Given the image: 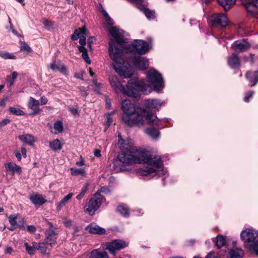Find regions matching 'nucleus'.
<instances>
[{
    "label": "nucleus",
    "mask_w": 258,
    "mask_h": 258,
    "mask_svg": "<svg viewBox=\"0 0 258 258\" xmlns=\"http://www.w3.org/2000/svg\"><path fill=\"white\" fill-rule=\"evenodd\" d=\"M118 144L122 151L119 156L121 161L127 163H145L148 166L139 168L138 173L142 176H148L155 173L158 176L164 175L165 171L163 168L161 158L153 156L148 151L135 149L130 140L119 139Z\"/></svg>",
    "instance_id": "f257e3e1"
},
{
    "label": "nucleus",
    "mask_w": 258,
    "mask_h": 258,
    "mask_svg": "<svg viewBox=\"0 0 258 258\" xmlns=\"http://www.w3.org/2000/svg\"><path fill=\"white\" fill-rule=\"evenodd\" d=\"M108 30L113 38L109 42L108 48L109 56L114 61L113 69L120 77L128 78L132 73L128 68L121 63L123 49L127 43V39L124 38V32L119 28L113 26L109 27Z\"/></svg>",
    "instance_id": "f03ea898"
},
{
    "label": "nucleus",
    "mask_w": 258,
    "mask_h": 258,
    "mask_svg": "<svg viewBox=\"0 0 258 258\" xmlns=\"http://www.w3.org/2000/svg\"><path fill=\"white\" fill-rule=\"evenodd\" d=\"M121 108L124 112L122 119L128 126H142L144 124L145 120L150 125H158L159 119L156 115L145 109H136L134 104L128 100L122 101Z\"/></svg>",
    "instance_id": "7ed1b4c3"
},
{
    "label": "nucleus",
    "mask_w": 258,
    "mask_h": 258,
    "mask_svg": "<svg viewBox=\"0 0 258 258\" xmlns=\"http://www.w3.org/2000/svg\"><path fill=\"white\" fill-rule=\"evenodd\" d=\"M110 83L114 90L117 93L122 92L125 95L138 98L140 97V92H145L149 87L145 84L143 80L137 79L130 80L125 87L114 78L110 79Z\"/></svg>",
    "instance_id": "20e7f679"
},
{
    "label": "nucleus",
    "mask_w": 258,
    "mask_h": 258,
    "mask_svg": "<svg viewBox=\"0 0 258 258\" xmlns=\"http://www.w3.org/2000/svg\"><path fill=\"white\" fill-rule=\"evenodd\" d=\"M150 47L151 46L147 42L142 40H135L131 45L125 46L123 49L122 56H124V54L128 52H137L140 54H144L148 52Z\"/></svg>",
    "instance_id": "39448f33"
},
{
    "label": "nucleus",
    "mask_w": 258,
    "mask_h": 258,
    "mask_svg": "<svg viewBox=\"0 0 258 258\" xmlns=\"http://www.w3.org/2000/svg\"><path fill=\"white\" fill-rule=\"evenodd\" d=\"M124 56H122V60L121 61V63L123 66L128 68V69L130 70V71L132 73V75H131L130 77H129V78H130L132 76L133 73L130 68L127 67L126 65H125L126 63H127L128 65L132 64L133 66H134L135 67H136L137 69L141 70H145L149 67L148 60L145 58V57H141L140 56L130 57L128 60L127 59H124ZM125 58H127V57H125ZM127 78H128V77Z\"/></svg>",
    "instance_id": "423d86ee"
},
{
    "label": "nucleus",
    "mask_w": 258,
    "mask_h": 258,
    "mask_svg": "<svg viewBox=\"0 0 258 258\" xmlns=\"http://www.w3.org/2000/svg\"><path fill=\"white\" fill-rule=\"evenodd\" d=\"M147 77L150 85L154 89L159 92L164 87L163 80L161 75L154 69H150L147 73Z\"/></svg>",
    "instance_id": "0eeeda50"
},
{
    "label": "nucleus",
    "mask_w": 258,
    "mask_h": 258,
    "mask_svg": "<svg viewBox=\"0 0 258 258\" xmlns=\"http://www.w3.org/2000/svg\"><path fill=\"white\" fill-rule=\"evenodd\" d=\"M209 24L213 27H225L228 24L227 19L224 14H213L209 18Z\"/></svg>",
    "instance_id": "6e6552de"
},
{
    "label": "nucleus",
    "mask_w": 258,
    "mask_h": 258,
    "mask_svg": "<svg viewBox=\"0 0 258 258\" xmlns=\"http://www.w3.org/2000/svg\"><path fill=\"white\" fill-rule=\"evenodd\" d=\"M102 201V198L98 197V192L90 199L85 207V211L90 215H92L99 208Z\"/></svg>",
    "instance_id": "1a4fd4ad"
},
{
    "label": "nucleus",
    "mask_w": 258,
    "mask_h": 258,
    "mask_svg": "<svg viewBox=\"0 0 258 258\" xmlns=\"http://www.w3.org/2000/svg\"><path fill=\"white\" fill-rule=\"evenodd\" d=\"M105 249L108 250L110 253L113 255L115 254V250H119L127 246L125 241L120 239H115L107 242L105 245Z\"/></svg>",
    "instance_id": "9d476101"
},
{
    "label": "nucleus",
    "mask_w": 258,
    "mask_h": 258,
    "mask_svg": "<svg viewBox=\"0 0 258 258\" xmlns=\"http://www.w3.org/2000/svg\"><path fill=\"white\" fill-rule=\"evenodd\" d=\"M9 222L11 226L9 229L13 231L16 228H21L24 227L25 223L24 219L22 217H19L17 214L10 215L8 217Z\"/></svg>",
    "instance_id": "9b49d317"
},
{
    "label": "nucleus",
    "mask_w": 258,
    "mask_h": 258,
    "mask_svg": "<svg viewBox=\"0 0 258 258\" xmlns=\"http://www.w3.org/2000/svg\"><path fill=\"white\" fill-rule=\"evenodd\" d=\"M49 228L45 231V242L48 245L51 246L56 243V233L54 232L53 228V225L49 222H47Z\"/></svg>",
    "instance_id": "f8f14e48"
},
{
    "label": "nucleus",
    "mask_w": 258,
    "mask_h": 258,
    "mask_svg": "<svg viewBox=\"0 0 258 258\" xmlns=\"http://www.w3.org/2000/svg\"><path fill=\"white\" fill-rule=\"evenodd\" d=\"M241 238L244 242H252L258 236V233L252 229H247L241 233Z\"/></svg>",
    "instance_id": "ddd939ff"
},
{
    "label": "nucleus",
    "mask_w": 258,
    "mask_h": 258,
    "mask_svg": "<svg viewBox=\"0 0 258 258\" xmlns=\"http://www.w3.org/2000/svg\"><path fill=\"white\" fill-rule=\"evenodd\" d=\"M131 3H135L138 9H139L142 12H143L144 14L146 15L147 18L149 19H153L155 17V13L154 11H152L144 6L141 5V4L143 3V0H127Z\"/></svg>",
    "instance_id": "4468645a"
},
{
    "label": "nucleus",
    "mask_w": 258,
    "mask_h": 258,
    "mask_svg": "<svg viewBox=\"0 0 258 258\" xmlns=\"http://www.w3.org/2000/svg\"><path fill=\"white\" fill-rule=\"evenodd\" d=\"M164 102L157 99H149L145 101V106L147 108L159 110L161 106L164 105Z\"/></svg>",
    "instance_id": "2eb2a0df"
},
{
    "label": "nucleus",
    "mask_w": 258,
    "mask_h": 258,
    "mask_svg": "<svg viewBox=\"0 0 258 258\" xmlns=\"http://www.w3.org/2000/svg\"><path fill=\"white\" fill-rule=\"evenodd\" d=\"M250 47L249 44L244 39L235 41L231 48L236 51L242 52L247 50Z\"/></svg>",
    "instance_id": "dca6fc26"
},
{
    "label": "nucleus",
    "mask_w": 258,
    "mask_h": 258,
    "mask_svg": "<svg viewBox=\"0 0 258 258\" xmlns=\"http://www.w3.org/2000/svg\"><path fill=\"white\" fill-rule=\"evenodd\" d=\"M39 104L40 102L38 100L32 97H30L28 103V107L33 110V112L30 113V115H35L40 112L41 110L39 107Z\"/></svg>",
    "instance_id": "f3484780"
},
{
    "label": "nucleus",
    "mask_w": 258,
    "mask_h": 258,
    "mask_svg": "<svg viewBox=\"0 0 258 258\" xmlns=\"http://www.w3.org/2000/svg\"><path fill=\"white\" fill-rule=\"evenodd\" d=\"M5 167L12 175H14L16 173L20 174L22 172L21 167L13 162H9L6 164Z\"/></svg>",
    "instance_id": "a211bd4d"
},
{
    "label": "nucleus",
    "mask_w": 258,
    "mask_h": 258,
    "mask_svg": "<svg viewBox=\"0 0 258 258\" xmlns=\"http://www.w3.org/2000/svg\"><path fill=\"white\" fill-rule=\"evenodd\" d=\"M86 229L90 233L97 234H105V230L95 223H91L86 227Z\"/></svg>",
    "instance_id": "6ab92c4d"
},
{
    "label": "nucleus",
    "mask_w": 258,
    "mask_h": 258,
    "mask_svg": "<svg viewBox=\"0 0 258 258\" xmlns=\"http://www.w3.org/2000/svg\"><path fill=\"white\" fill-rule=\"evenodd\" d=\"M246 78L251 83L250 86H255L258 82V70L254 72L248 71L246 74Z\"/></svg>",
    "instance_id": "aec40b11"
},
{
    "label": "nucleus",
    "mask_w": 258,
    "mask_h": 258,
    "mask_svg": "<svg viewBox=\"0 0 258 258\" xmlns=\"http://www.w3.org/2000/svg\"><path fill=\"white\" fill-rule=\"evenodd\" d=\"M18 138L22 142L30 146H33L34 143L36 141V138L30 134L20 135L19 136Z\"/></svg>",
    "instance_id": "412c9836"
},
{
    "label": "nucleus",
    "mask_w": 258,
    "mask_h": 258,
    "mask_svg": "<svg viewBox=\"0 0 258 258\" xmlns=\"http://www.w3.org/2000/svg\"><path fill=\"white\" fill-rule=\"evenodd\" d=\"M29 199L35 205H41L46 202V200L40 194L32 195L30 196Z\"/></svg>",
    "instance_id": "4be33fe9"
},
{
    "label": "nucleus",
    "mask_w": 258,
    "mask_h": 258,
    "mask_svg": "<svg viewBox=\"0 0 258 258\" xmlns=\"http://www.w3.org/2000/svg\"><path fill=\"white\" fill-rule=\"evenodd\" d=\"M121 154L120 153L117 159H115L113 162V169L116 172H119L123 170V164H130V163H127L122 161H120L119 156Z\"/></svg>",
    "instance_id": "5701e85b"
},
{
    "label": "nucleus",
    "mask_w": 258,
    "mask_h": 258,
    "mask_svg": "<svg viewBox=\"0 0 258 258\" xmlns=\"http://www.w3.org/2000/svg\"><path fill=\"white\" fill-rule=\"evenodd\" d=\"M47 243L45 242L42 243H35V246L37 247V249L42 254L48 255L50 251V248L47 246Z\"/></svg>",
    "instance_id": "b1692460"
},
{
    "label": "nucleus",
    "mask_w": 258,
    "mask_h": 258,
    "mask_svg": "<svg viewBox=\"0 0 258 258\" xmlns=\"http://www.w3.org/2000/svg\"><path fill=\"white\" fill-rule=\"evenodd\" d=\"M228 62L229 65L232 68H237L240 64L239 59L235 54H232L229 57Z\"/></svg>",
    "instance_id": "393cba45"
},
{
    "label": "nucleus",
    "mask_w": 258,
    "mask_h": 258,
    "mask_svg": "<svg viewBox=\"0 0 258 258\" xmlns=\"http://www.w3.org/2000/svg\"><path fill=\"white\" fill-rule=\"evenodd\" d=\"M89 258H109L106 252H101L99 249H94L90 252Z\"/></svg>",
    "instance_id": "a878e982"
},
{
    "label": "nucleus",
    "mask_w": 258,
    "mask_h": 258,
    "mask_svg": "<svg viewBox=\"0 0 258 258\" xmlns=\"http://www.w3.org/2000/svg\"><path fill=\"white\" fill-rule=\"evenodd\" d=\"M244 254L242 249L239 248H233L229 251V258H240Z\"/></svg>",
    "instance_id": "bb28decb"
},
{
    "label": "nucleus",
    "mask_w": 258,
    "mask_h": 258,
    "mask_svg": "<svg viewBox=\"0 0 258 258\" xmlns=\"http://www.w3.org/2000/svg\"><path fill=\"white\" fill-rule=\"evenodd\" d=\"M73 196V193H69L66 196H65L57 204L56 210L57 211H60L61 208L64 206L69 202V201Z\"/></svg>",
    "instance_id": "cd10ccee"
},
{
    "label": "nucleus",
    "mask_w": 258,
    "mask_h": 258,
    "mask_svg": "<svg viewBox=\"0 0 258 258\" xmlns=\"http://www.w3.org/2000/svg\"><path fill=\"white\" fill-rule=\"evenodd\" d=\"M86 31V29L85 27L75 30L73 34L71 36V39L73 40H76L81 36H85Z\"/></svg>",
    "instance_id": "c85d7f7f"
},
{
    "label": "nucleus",
    "mask_w": 258,
    "mask_h": 258,
    "mask_svg": "<svg viewBox=\"0 0 258 258\" xmlns=\"http://www.w3.org/2000/svg\"><path fill=\"white\" fill-rule=\"evenodd\" d=\"M49 68L53 71L58 70L62 73H66V67L60 63H56L55 62L52 63L50 64Z\"/></svg>",
    "instance_id": "c756f323"
},
{
    "label": "nucleus",
    "mask_w": 258,
    "mask_h": 258,
    "mask_svg": "<svg viewBox=\"0 0 258 258\" xmlns=\"http://www.w3.org/2000/svg\"><path fill=\"white\" fill-rule=\"evenodd\" d=\"M49 147L53 151L60 150L62 148V145L58 139H55L50 142Z\"/></svg>",
    "instance_id": "7c9ffc66"
},
{
    "label": "nucleus",
    "mask_w": 258,
    "mask_h": 258,
    "mask_svg": "<svg viewBox=\"0 0 258 258\" xmlns=\"http://www.w3.org/2000/svg\"><path fill=\"white\" fill-rule=\"evenodd\" d=\"M236 0H217L219 5L224 8L225 10L229 9L230 7L233 5Z\"/></svg>",
    "instance_id": "2f4dec72"
},
{
    "label": "nucleus",
    "mask_w": 258,
    "mask_h": 258,
    "mask_svg": "<svg viewBox=\"0 0 258 258\" xmlns=\"http://www.w3.org/2000/svg\"><path fill=\"white\" fill-rule=\"evenodd\" d=\"M42 23L45 26V29L47 30L50 31L55 28V24L51 21L43 18L42 20Z\"/></svg>",
    "instance_id": "473e14b6"
},
{
    "label": "nucleus",
    "mask_w": 258,
    "mask_h": 258,
    "mask_svg": "<svg viewBox=\"0 0 258 258\" xmlns=\"http://www.w3.org/2000/svg\"><path fill=\"white\" fill-rule=\"evenodd\" d=\"M146 133L154 139H157L159 136V132L158 131L153 128H147L146 131Z\"/></svg>",
    "instance_id": "72a5a7b5"
},
{
    "label": "nucleus",
    "mask_w": 258,
    "mask_h": 258,
    "mask_svg": "<svg viewBox=\"0 0 258 258\" xmlns=\"http://www.w3.org/2000/svg\"><path fill=\"white\" fill-rule=\"evenodd\" d=\"M117 211L124 217H128L129 216L128 209L124 205H119L118 206Z\"/></svg>",
    "instance_id": "f704fd0d"
},
{
    "label": "nucleus",
    "mask_w": 258,
    "mask_h": 258,
    "mask_svg": "<svg viewBox=\"0 0 258 258\" xmlns=\"http://www.w3.org/2000/svg\"><path fill=\"white\" fill-rule=\"evenodd\" d=\"M54 128L55 130L54 132L55 134H57L61 133L63 131V124L62 122L60 120L56 121L54 123Z\"/></svg>",
    "instance_id": "c9c22d12"
},
{
    "label": "nucleus",
    "mask_w": 258,
    "mask_h": 258,
    "mask_svg": "<svg viewBox=\"0 0 258 258\" xmlns=\"http://www.w3.org/2000/svg\"><path fill=\"white\" fill-rule=\"evenodd\" d=\"M9 111L11 113L18 116H22L25 114L23 110L14 107H10L9 108Z\"/></svg>",
    "instance_id": "e433bc0d"
},
{
    "label": "nucleus",
    "mask_w": 258,
    "mask_h": 258,
    "mask_svg": "<svg viewBox=\"0 0 258 258\" xmlns=\"http://www.w3.org/2000/svg\"><path fill=\"white\" fill-rule=\"evenodd\" d=\"M35 242H33V246H29L28 243L27 242H25L24 243V246L26 247V249L29 254H34L35 252L36 249H37V247L35 246Z\"/></svg>",
    "instance_id": "4c0bfd02"
},
{
    "label": "nucleus",
    "mask_w": 258,
    "mask_h": 258,
    "mask_svg": "<svg viewBox=\"0 0 258 258\" xmlns=\"http://www.w3.org/2000/svg\"><path fill=\"white\" fill-rule=\"evenodd\" d=\"M225 243V238L221 236L218 235L216 237V245L218 248L222 247Z\"/></svg>",
    "instance_id": "58836bf2"
},
{
    "label": "nucleus",
    "mask_w": 258,
    "mask_h": 258,
    "mask_svg": "<svg viewBox=\"0 0 258 258\" xmlns=\"http://www.w3.org/2000/svg\"><path fill=\"white\" fill-rule=\"evenodd\" d=\"M101 12L105 19L106 23L109 25H112L114 24L113 20L109 17L107 13L101 7Z\"/></svg>",
    "instance_id": "ea45409f"
},
{
    "label": "nucleus",
    "mask_w": 258,
    "mask_h": 258,
    "mask_svg": "<svg viewBox=\"0 0 258 258\" xmlns=\"http://www.w3.org/2000/svg\"><path fill=\"white\" fill-rule=\"evenodd\" d=\"M92 82L93 84L95 85V87L93 89L94 91L97 94H101V87L102 84L100 83H98L97 80L96 79H94L92 81Z\"/></svg>",
    "instance_id": "a19ab883"
},
{
    "label": "nucleus",
    "mask_w": 258,
    "mask_h": 258,
    "mask_svg": "<svg viewBox=\"0 0 258 258\" xmlns=\"http://www.w3.org/2000/svg\"><path fill=\"white\" fill-rule=\"evenodd\" d=\"M0 56L4 59H16V56L12 53H10L8 52L1 51Z\"/></svg>",
    "instance_id": "79ce46f5"
},
{
    "label": "nucleus",
    "mask_w": 258,
    "mask_h": 258,
    "mask_svg": "<svg viewBox=\"0 0 258 258\" xmlns=\"http://www.w3.org/2000/svg\"><path fill=\"white\" fill-rule=\"evenodd\" d=\"M71 170L72 171V174L74 176L84 175L85 174V170L83 169H77L75 168H72Z\"/></svg>",
    "instance_id": "37998d69"
},
{
    "label": "nucleus",
    "mask_w": 258,
    "mask_h": 258,
    "mask_svg": "<svg viewBox=\"0 0 258 258\" xmlns=\"http://www.w3.org/2000/svg\"><path fill=\"white\" fill-rule=\"evenodd\" d=\"M88 184H85V185L82 188L81 192L76 197L78 200H81L85 196L86 191L88 190Z\"/></svg>",
    "instance_id": "c03bdc74"
},
{
    "label": "nucleus",
    "mask_w": 258,
    "mask_h": 258,
    "mask_svg": "<svg viewBox=\"0 0 258 258\" xmlns=\"http://www.w3.org/2000/svg\"><path fill=\"white\" fill-rule=\"evenodd\" d=\"M98 192V197H101L100 195V194L101 192L104 193L105 195H108L111 192V190L109 189V188L108 186H103L100 189L98 190L97 192Z\"/></svg>",
    "instance_id": "a18cd8bd"
},
{
    "label": "nucleus",
    "mask_w": 258,
    "mask_h": 258,
    "mask_svg": "<svg viewBox=\"0 0 258 258\" xmlns=\"http://www.w3.org/2000/svg\"><path fill=\"white\" fill-rule=\"evenodd\" d=\"M249 249L250 251H253L258 255V241H256L251 244L249 247Z\"/></svg>",
    "instance_id": "49530a36"
},
{
    "label": "nucleus",
    "mask_w": 258,
    "mask_h": 258,
    "mask_svg": "<svg viewBox=\"0 0 258 258\" xmlns=\"http://www.w3.org/2000/svg\"><path fill=\"white\" fill-rule=\"evenodd\" d=\"M20 48L22 50L30 52L31 49L30 47L25 42H21L20 44Z\"/></svg>",
    "instance_id": "de8ad7c7"
},
{
    "label": "nucleus",
    "mask_w": 258,
    "mask_h": 258,
    "mask_svg": "<svg viewBox=\"0 0 258 258\" xmlns=\"http://www.w3.org/2000/svg\"><path fill=\"white\" fill-rule=\"evenodd\" d=\"M254 94L253 91H249L247 93H246L244 98V100L246 102H248L249 101V99L250 98H251Z\"/></svg>",
    "instance_id": "09e8293b"
},
{
    "label": "nucleus",
    "mask_w": 258,
    "mask_h": 258,
    "mask_svg": "<svg viewBox=\"0 0 258 258\" xmlns=\"http://www.w3.org/2000/svg\"><path fill=\"white\" fill-rule=\"evenodd\" d=\"M82 56L84 58V59L85 60L86 63L88 64H90L91 63V61L89 59V56L87 53V51L82 53Z\"/></svg>",
    "instance_id": "8fccbe9b"
},
{
    "label": "nucleus",
    "mask_w": 258,
    "mask_h": 258,
    "mask_svg": "<svg viewBox=\"0 0 258 258\" xmlns=\"http://www.w3.org/2000/svg\"><path fill=\"white\" fill-rule=\"evenodd\" d=\"M14 251L13 248L9 246H7L5 249V253L6 254H11Z\"/></svg>",
    "instance_id": "3c124183"
},
{
    "label": "nucleus",
    "mask_w": 258,
    "mask_h": 258,
    "mask_svg": "<svg viewBox=\"0 0 258 258\" xmlns=\"http://www.w3.org/2000/svg\"><path fill=\"white\" fill-rule=\"evenodd\" d=\"M10 120L8 118H6L0 122V128L4 126L10 122Z\"/></svg>",
    "instance_id": "603ef678"
},
{
    "label": "nucleus",
    "mask_w": 258,
    "mask_h": 258,
    "mask_svg": "<svg viewBox=\"0 0 258 258\" xmlns=\"http://www.w3.org/2000/svg\"><path fill=\"white\" fill-rule=\"evenodd\" d=\"M106 120L105 121V125L108 127L112 122V119L111 118L110 115L109 114H107L106 115Z\"/></svg>",
    "instance_id": "864d4df0"
},
{
    "label": "nucleus",
    "mask_w": 258,
    "mask_h": 258,
    "mask_svg": "<svg viewBox=\"0 0 258 258\" xmlns=\"http://www.w3.org/2000/svg\"><path fill=\"white\" fill-rule=\"evenodd\" d=\"M85 36H82L80 37L79 43L81 46L85 45L86 44Z\"/></svg>",
    "instance_id": "5fc2aeb1"
},
{
    "label": "nucleus",
    "mask_w": 258,
    "mask_h": 258,
    "mask_svg": "<svg viewBox=\"0 0 258 258\" xmlns=\"http://www.w3.org/2000/svg\"><path fill=\"white\" fill-rule=\"evenodd\" d=\"M27 230L30 233H34L36 231V228L33 225H29L27 227Z\"/></svg>",
    "instance_id": "6e6d98bb"
},
{
    "label": "nucleus",
    "mask_w": 258,
    "mask_h": 258,
    "mask_svg": "<svg viewBox=\"0 0 258 258\" xmlns=\"http://www.w3.org/2000/svg\"><path fill=\"white\" fill-rule=\"evenodd\" d=\"M80 228L78 227H74V232H73V234L74 236H78L79 235V233L80 232Z\"/></svg>",
    "instance_id": "4d7b16f0"
},
{
    "label": "nucleus",
    "mask_w": 258,
    "mask_h": 258,
    "mask_svg": "<svg viewBox=\"0 0 258 258\" xmlns=\"http://www.w3.org/2000/svg\"><path fill=\"white\" fill-rule=\"evenodd\" d=\"M79 90H80V91L81 94L83 96L86 97L88 95L87 91V90H85V89L84 88L81 87L79 88Z\"/></svg>",
    "instance_id": "13d9d810"
},
{
    "label": "nucleus",
    "mask_w": 258,
    "mask_h": 258,
    "mask_svg": "<svg viewBox=\"0 0 258 258\" xmlns=\"http://www.w3.org/2000/svg\"><path fill=\"white\" fill-rule=\"evenodd\" d=\"M48 100L46 97L43 96L41 98V103L42 105H45L47 103Z\"/></svg>",
    "instance_id": "bf43d9fd"
},
{
    "label": "nucleus",
    "mask_w": 258,
    "mask_h": 258,
    "mask_svg": "<svg viewBox=\"0 0 258 258\" xmlns=\"http://www.w3.org/2000/svg\"><path fill=\"white\" fill-rule=\"evenodd\" d=\"M7 86L8 87L12 86L14 83V80L11 78H8L7 79Z\"/></svg>",
    "instance_id": "052dcab7"
},
{
    "label": "nucleus",
    "mask_w": 258,
    "mask_h": 258,
    "mask_svg": "<svg viewBox=\"0 0 258 258\" xmlns=\"http://www.w3.org/2000/svg\"><path fill=\"white\" fill-rule=\"evenodd\" d=\"M69 111L71 112V113L74 115H76L78 114V111L77 109L74 108H70L69 109Z\"/></svg>",
    "instance_id": "680f3d73"
},
{
    "label": "nucleus",
    "mask_w": 258,
    "mask_h": 258,
    "mask_svg": "<svg viewBox=\"0 0 258 258\" xmlns=\"http://www.w3.org/2000/svg\"><path fill=\"white\" fill-rule=\"evenodd\" d=\"M85 45H82L78 46L79 50L80 52L82 53H84L87 51V49L84 47Z\"/></svg>",
    "instance_id": "e2e57ef3"
},
{
    "label": "nucleus",
    "mask_w": 258,
    "mask_h": 258,
    "mask_svg": "<svg viewBox=\"0 0 258 258\" xmlns=\"http://www.w3.org/2000/svg\"><path fill=\"white\" fill-rule=\"evenodd\" d=\"M21 153L24 158H26L27 157V151L24 147H22Z\"/></svg>",
    "instance_id": "0e129e2a"
},
{
    "label": "nucleus",
    "mask_w": 258,
    "mask_h": 258,
    "mask_svg": "<svg viewBox=\"0 0 258 258\" xmlns=\"http://www.w3.org/2000/svg\"><path fill=\"white\" fill-rule=\"evenodd\" d=\"M76 164L77 165L80 166H83L84 165V162L81 157H80V161L76 162Z\"/></svg>",
    "instance_id": "69168bd1"
},
{
    "label": "nucleus",
    "mask_w": 258,
    "mask_h": 258,
    "mask_svg": "<svg viewBox=\"0 0 258 258\" xmlns=\"http://www.w3.org/2000/svg\"><path fill=\"white\" fill-rule=\"evenodd\" d=\"M94 155L97 157H100L101 156V152L98 149L95 150L94 152Z\"/></svg>",
    "instance_id": "338daca9"
},
{
    "label": "nucleus",
    "mask_w": 258,
    "mask_h": 258,
    "mask_svg": "<svg viewBox=\"0 0 258 258\" xmlns=\"http://www.w3.org/2000/svg\"><path fill=\"white\" fill-rule=\"evenodd\" d=\"M63 222L68 227L70 226L72 224V221L67 219H65Z\"/></svg>",
    "instance_id": "774afa93"
}]
</instances>
